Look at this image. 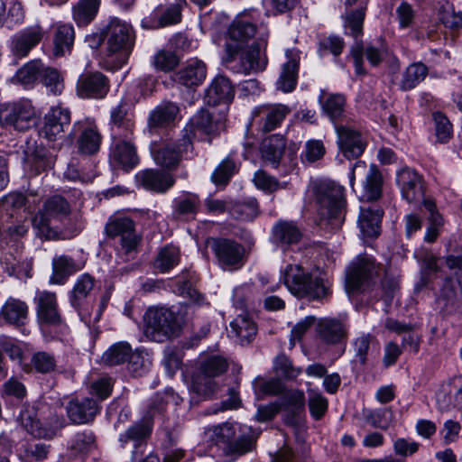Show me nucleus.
I'll list each match as a JSON object with an SVG mask.
<instances>
[{
    "label": "nucleus",
    "instance_id": "1",
    "mask_svg": "<svg viewBox=\"0 0 462 462\" xmlns=\"http://www.w3.org/2000/svg\"><path fill=\"white\" fill-rule=\"evenodd\" d=\"M101 42H103L102 65L106 69H118L126 63L134 47L133 28L127 23L114 18L100 32L97 44Z\"/></svg>",
    "mask_w": 462,
    "mask_h": 462
},
{
    "label": "nucleus",
    "instance_id": "2",
    "mask_svg": "<svg viewBox=\"0 0 462 462\" xmlns=\"http://www.w3.org/2000/svg\"><path fill=\"white\" fill-rule=\"evenodd\" d=\"M314 194L321 220L332 229L339 228L346 215L344 188L332 181H323L315 185Z\"/></svg>",
    "mask_w": 462,
    "mask_h": 462
},
{
    "label": "nucleus",
    "instance_id": "3",
    "mask_svg": "<svg viewBox=\"0 0 462 462\" xmlns=\"http://www.w3.org/2000/svg\"><path fill=\"white\" fill-rule=\"evenodd\" d=\"M288 290L296 297L321 300L329 292V282L319 276L313 277L299 264H289L283 273Z\"/></svg>",
    "mask_w": 462,
    "mask_h": 462
},
{
    "label": "nucleus",
    "instance_id": "4",
    "mask_svg": "<svg viewBox=\"0 0 462 462\" xmlns=\"http://www.w3.org/2000/svg\"><path fill=\"white\" fill-rule=\"evenodd\" d=\"M268 38L267 29H261L257 42L245 46L236 51L229 60L228 53H225L226 66L236 73L250 74L265 69L267 59L264 54Z\"/></svg>",
    "mask_w": 462,
    "mask_h": 462
},
{
    "label": "nucleus",
    "instance_id": "5",
    "mask_svg": "<svg viewBox=\"0 0 462 462\" xmlns=\"http://www.w3.org/2000/svg\"><path fill=\"white\" fill-rule=\"evenodd\" d=\"M181 323L177 315L164 307L149 308L143 317V329L152 341L163 342L179 335Z\"/></svg>",
    "mask_w": 462,
    "mask_h": 462
},
{
    "label": "nucleus",
    "instance_id": "6",
    "mask_svg": "<svg viewBox=\"0 0 462 462\" xmlns=\"http://www.w3.org/2000/svg\"><path fill=\"white\" fill-rule=\"evenodd\" d=\"M70 213V207L64 198L53 196L48 199L41 210L32 220L37 235L45 239L59 237L58 227L54 222L61 220Z\"/></svg>",
    "mask_w": 462,
    "mask_h": 462
},
{
    "label": "nucleus",
    "instance_id": "7",
    "mask_svg": "<svg viewBox=\"0 0 462 462\" xmlns=\"http://www.w3.org/2000/svg\"><path fill=\"white\" fill-rule=\"evenodd\" d=\"M0 123L16 131H26L37 123L35 107L28 99L5 104L0 107Z\"/></svg>",
    "mask_w": 462,
    "mask_h": 462
},
{
    "label": "nucleus",
    "instance_id": "8",
    "mask_svg": "<svg viewBox=\"0 0 462 462\" xmlns=\"http://www.w3.org/2000/svg\"><path fill=\"white\" fill-rule=\"evenodd\" d=\"M192 143L188 135L178 142L152 143L151 152L155 163L163 169L175 170L181 158L192 151Z\"/></svg>",
    "mask_w": 462,
    "mask_h": 462
},
{
    "label": "nucleus",
    "instance_id": "9",
    "mask_svg": "<svg viewBox=\"0 0 462 462\" xmlns=\"http://www.w3.org/2000/svg\"><path fill=\"white\" fill-rule=\"evenodd\" d=\"M237 425L224 423L213 429L212 439L217 445H222L227 456L236 457L243 456L254 448V441L251 436L243 434L236 437Z\"/></svg>",
    "mask_w": 462,
    "mask_h": 462
},
{
    "label": "nucleus",
    "instance_id": "10",
    "mask_svg": "<svg viewBox=\"0 0 462 462\" xmlns=\"http://www.w3.org/2000/svg\"><path fill=\"white\" fill-rule=\"evenodd\" d=\"M19 421L29 434L37 439H51L65 425L64 419L58 415H53L51 421L43 425L38 419L36 409L29 406L21 411Z\"/></svg>",
    "mask_w": 462,
    "mask_h": 462
},
{
    "label": "nucleus",
    "instance_id": "11",
    "mask_svg": "<svg viewBox=\"0 0 462 462\" xmlns=\"http://www.w3.org/2000/svg\"><path fill=\"white\" fill-rule=\"evenodd\" d=\"M261 29L266 28L260 27L257 29L255 24L245 15L236 17L228 28L227 39L225 44V53H228L229 60L241 48L248 46V41L254 35L259 36Z\"/></svg>",
    "mask_w": 462,
    "mask_h": 462
},
{
    "label": "nucleus",
    "instance_id": "12",
    "mask_svg": "<svg viewBox=\"0 0 462 462\" xmlns=\"http://www.w3.org/2000/svg\"><path fill=\"white\" fill-rule=\"evenodd\" d=\"M106 233L110 237H120L121 251L131 254L137 249L141 237L136 234L134 221L126 217H116L106 225Z\"/></svg>",
    "mask_w": 462,
    "mask_h": 462
},
{
    "label": "nucleus",
    "instance_id": "13",
    "mask_svg": "<svg viewBox=\"0 0 462 462\" xmlns=\"http://www.w3.org/2000/svg\"><path fill=\"white\" fill-rule=\"evenodd\" d=\"M132 132L128 131L124 136L114 130V141L110 152V162L114 167L129 171L134 168L139 158L135 146L131 142Z\"/></svg>",
    "mask_w": 462,
    "mask_h": 462
},
{
    "label": "nucleus",
    "instance_id": "14",
    "mask_svg": "<svg viewBox=\"0 0 462 462\" xmlns=\"http://www.w3.org/2000/svg\"><path fill=\"white\" fill-rule=\"evenodd\" d=\"M208 245L223 267L237 268L243 264L245 248L234 240L225 238H211Z\"/></svg>",
    "mask_w": 462,
    "mask_h": 462
},
{
    "label": "nucleus",
    "instance_id": "15",
    "mask_svg": "<svg viewBox=\"0 0 462 462\" xmlns=\"http://www.w3.org/2000/svg\"><path fill=\"white\" fill-rule=\"evenodd\" d=\"M43 126L41 134L49 141H55L62 137L65 128L71 121L70 111L61 104L53 106L44 116Z\"/></svg>",
    "mask_w": 462,
    "mask_h": 462
},
{
    "label": "nucleus",
    "instance_id": "16",
    "mask_svg": "<svg viewBox=\"0 0 462 462\" xmlns=\"http://www.w3.org/2000/svg\"><path fill=\"white\" fill-rule=\"evenodd\" d=\"M45 31L39 25L28 26L12 37L11 51L18 58L26 57L44 38Z\"/></svg>",
    "mask_w": 462,
    "mask_h": 462
},
{
    "label": "nucleus",
    "instance_id": "17",
    "mask_svg": "<svg viewBox=\"0 0 462 462\" xmlns=\"http://www.w3.org/2000/svg\"><path fill=\"white\" fill-rule=\"evenodd\" d=\"M36 314L41 324L57 326L61 323L57 297L54 292L39 291L34 298Z\"/></svg>",
    "mask_w": 462,
    "mask_h": 462
},
{
    "label": "nucleus",
    "instance_id": "18",
    "mask_svg": "<svg viewBox=\"0 0 462 462\" xmlns=\"http://www.w3.org/2000/svg\"><path fill=\"white\" fill-rule=\"evenodd\" d=\"M290 112L291 108L282 104L263 105L254 109L253 120L268 133L278 127Z\"/></svg>",
    "mask_w": 462,
    "mask_h": 462
},
{
    "label": "nucleus",
    "instance_id": "19",
    "mask_svg": "<svg viewBox=\"0 0 462 462\" xmlns=\"http://www.w3.org/2000/svg\"><path fill=\"white\" fill-rule=\"evenodd\" d=\"M108 90V79L100 72L82 74L77 82V94L81 98H103Z\"/></svg>",
    "mask_w": 462,
    "mask_h": 462
},
{
    "label": "nucleus",
    "instance_id": "20",
    "mask_svg": "<svg viewBox=\"0 0 462 462\" xmlns=\"http://www.w3.org/2000/svg\"><path fill=\"white\" fill-rule=\"evenodd\" d=\"M396 181L402 197L410 203L423 199L424 187L421 176L415 171L404 168L397 173Z\"/></svg>",
    "mask_w": 462,
    "mask_h": 462
},
{
    "label": "nucleus",
    "instance_id": "21",
    "mask_svg": "<svg viewBox=\"0 0 462 462\" xmlns=\"http://www.w3.org/2000/svg\"><path fill=\"white\" fill-rule=\"evenodd\" d=\"M136 181L143 189L164 193L169 190L175 183L172 174L158 169H146L139 171L136 176Z\"/></svg>",
    "mask_w": 462,
    "mask_h": 462
},
{
    "label": "nucleus",
    "instance_id": "22",
    "mask_svg": "<svg viewBox=\"0 0 462 462\" xmlns=\"http://www.w3.org/2000/svg\"><path fill=\"white\" fill-rule=\"evenodd\" d=\"M74 127L80 131L77 140L79 152L86 155L96 153L99 150L102 141L97 125L93 121L86 119L75 123Z\"/></svg>",
    "mask_w": 462,
    "mask_h": 462
},
{
    "label": "nucleus",
    "instance_id": "23",
    "mask_svg": "<svg viewBox=\"0 0 462 462\" xmlns=\"http://www.w3.org/2000/svg\"><path fill=\"white\" fill-rule=\"evenodd\" d=\"M318 339L329 346L340 345L346 342L347 331L345 324L336 319H321L316 326Z\"/></svg>",
    "mask_w": 462,
    "mask_h": 462
},
{
    "label": "nucleus",
    "instance_id": "24",
    "mask_svg": "<svg viewBox=\"0 0 462 462\" xmlns=\"http://www.w3.org/2000/svg\"><path fill=\"white\" fill-rule=\"evenodd\" d=\"M338 145L347 159L359 157L365 150V143L358 132L350 127L335 125Z\"/></svg>",
    "mask_w": 462,
    "mask_h": 462
},
{
    "label": "nucleus",
    "instance_id": "25",
    "mask_svg": "<svg viewBox=\"0 0 462 462\" xmlns=\"http://www.w3.org/2000/svg\"><path fill=\"white\" fill-rule=\"evenodd\" d=\"M206 77V64L199 60H191L175 73L174 80L188 88H194L203 84Z\"/></svg>",
    "mask_w": 462,
    "mask_h": 462
},
{
    "label": "nucleus",
    "instance_id": "26",
    "mask_svg": "<svg viewBox=\"0 0 462 462\" xmlns=\"http://www.w3.org/2000/svg\"><path fill=\"white\" fill-rule=\"evenodd\" d=\"M376 273V266L370 258H357L352 264L346 278V289L348 291L358 290L367 280Z\"/></svg>",
    "mask_w": 462,
    "mask_h": 462
},
{
    "label": "nucleus",
    "instance_id": "27",
    "mask_svg": "<svg viewBox=\"0 0 462 462\" xmlns=\"http://www.w3.org/2000/svg\"><path fill=\"white\" fill-rule=\"evenodd\" d=\"M383 210L375 205L362 206L358 217V226L364 236L376 237L380 233Z\"/></svg>",
    "mask_w": 462,
    "mask_h": 462
},
{
    "label": "nucleus",
    "instance_id": "28",
    "mask_svg": "<svg viewBox=\"0 0 462 462\" xmlns=\"http://www.w3.org/2000/svg\"><path fill=\"white\" fill-rule=\"evenodd\" d=\"M234 96V87L230 80L224 76L215 78L206 93L207 102L212 106L221 103L229 104L233 100Z\"/></svg>",
    "mask_w": 462,
    "mask_h": 462
},
{
    "label": "nucleus",
    "instance_id": "29",
    "mask_svg": "<svg viewBox=\"0 0 462 462\" xmlns=\"http://www.w3.org/2000/svg\"><path fill=\"white\" fill-rule=\"evenodd\" d=\"M180 113L177 104L171 101H163L158 105L151 113L148 118L150 130L166 127L174 123Z\"/></svg>",
    "mask_w": 462,
    "mask_h": 462
},
{
    "label": "nucleus",
    "instance_id": "30",
    "mask_svg": "<svg viewBox=\"0 0 462 462\" xmlns=\"http://www.w3.org/2000/svg\"><path fill=\"white\" fill-rule=\"evenodd\" d=\"M288 61L282 66V70L277 81V88L288 93L292 91L297 84L300 55L296 50L287 51Z\"/></svg>",
    "mask_w": 462,
    "mask_h": 462
},
{
    "label": "nucleus",
    "instance_id": "31",
    "mask_svg": "<svg viewBox=\"0 0 462 462\" xmlns=\"http://www.w3.org/2000/svg\"><path fill=\"white\" fill-rule=\"evenodd\" d=\"M446 263L449 269L456 271L457 282L451 278L445 279L439 296L447 300H453L457 296L458 288L462 292V254L448 256Z\"/></svg>",
    "mask_w": 462,
    "mask_h": 462
},
{
    "label": "nucleus",
    "instance_id": "32",
    "mask_svg": "<svg viewBox=\"0 0 462 462\" xmlns=\"http://www.w3.org/2000/svg\"><path fill=\"white\" fill-rule=\"evenodd\" d=\"M67 413L74 423H86L92 420L98 412L96 401L86 398L82 402L72 400L67 405Z\"/></svg>",
    "mask_w": 462,
    "mask_h": 462
},
{
    "label": "nucleus",
    "instance_id": "33",
    "mask_svg": "<svg viewBox=\"0 0 462 462\" xmlns=\"http://www.w3.org/2000/svg\"><path fill=\"white\" fill-rule=\"evenodd\" d=\"M300 238L301 232L291 221L281 220L273 227L272 241L282 248L297 244L300 242Z\"/></svg>",
    "mask_w": 462,
    "mask_h": 462
},
{
    "label": "nucleus",
    "instance_id": "34",
    "mask_svg": "<svg viewBox=\"0 0 462 462\" xmlns=\"http://www.w3.org/2000/svg\"><path fill=\"white\" fill-rule=\"evenodd\" d=\"M29 313L28 305L15 298H9L3 305L0 316L9 324L22 326L25 323Z\"/></svg>",
    "mask_w": 462,
    "mask_h": 462
},
{
    "label": "nucleus",
    "instance_id": "35",
    "mask_svg": "<svg viewBox=\"0 0 462 462\" xmlns=\"http://www.w3.org/2000/svg\"><path fill=\"white\" fill-rule=\"evenodd\" d=\"M200 200L196 194H188L174 200L173 217L179 220L189 221L196 218Z\"/></svg>",
    "mask_w": 462,
    "mask_h": 462
},
{
    "label": "nucleus",
    "instance_id": "36",
    "mask_svg": "<svg viewBox=\"0 0 462 462\" xmlns=\"http://www.w3.org/2000/svg\"><path fill=\"white\" fill-rule=\"evenodd\" d=\"M152 432V422L149 420H142L130 426L119 436V442L122 447L133 442L135 448L141 446Z\"/></svg>",
    "mask_w": 462,
    "mask_h": 462
},
{
    "label": "nucleus",
    "instance_id": "37",
    "mask_svg": "<svg viewBox=\"0 0 462 462\" xmlns=\"http://www.w3.org/2000/svg\"><path fill=\"white\" fill-rule=\"evenodd\" d=\"M286 148L285 140L280 135H272L262 143L261 154L263 159L277 167Z\"/></svg>",
    "mask_w": 462,
    "mask_h": 462
},
{
    "label": "nucleus",
    "instance_id": "38",
    "mask_svg": "<svg viewBox=\"0 0 462 462\" xmlns=\"http://www.w3.org/2000/svg\"><path fill=\"white\" fill-rule=\"evenodd\" d=\"M74 41V30L72 26L61 24L57 27L53 36V55L62 57L70 52Z\"/></svg>",
    "mask_w": 462,
    "mask_h": 462
},
{
    "label": "nucleus",
    "instance_id": "39",
    "mask_svg": "<svg viewBox=\"0 0 462 462\" xmlns=\"http://www.w3.org/2000/svg\"><path fill=\"white\" fill-rule=\"evenodd\" d=\"M195 127L208 134H216L224 129V122L220 116L206 109L199 111L192 118Z\"/></svg>",
    "mask_w": 462,
    "mask_h": 462
},
{
    "label": "nucleus",
    "instance_id": "40",
    "mask_svg": "<svg viewBox=\"0 0 462 462\" xmlns=\"http://www.w3.org/2000/svg\"><path fill=\"white\" fill-rule=\"evenodd\" d=\"M134 357L131 346L118 342L111 346L102 356V362L107 365H118Z\"/></svg>",
    "mask_w": 462,
    "mask_h": 462
},
{
    "label": "nucleus",
    "instance_id": "41",
    "mask_svg": "<svg viewBox=\"0 0 462 462\" xmlns=\"http://www.w3.org/2000/svg\"><path fill=\"white\" fill-rule=\"evenodd\" d=\"M42 69H44V64L41 60H30L16 71L13 82L24 86L32 85L41 79Z\"/></svg>",
    "mask_w": 462,
    "mask_h": 462
},
{
    "label": "nucleus",
    "instance_id": "42",
    "mask_svg": "<svg viewBox=\"0 0 462 462\" xmlns=\"http://www.w3.org/2000/svg\"><path fill=\"white\" fill-rule=\"evenodd\" d=\"M383 178L374 165H371L364 183L363 199L366 201L377 200L382 194Z\"/></svg>",
    "mask_w": 462,
    "mask_h": 462
},
{
    "label": "nucleus",
    "instance_id": "43",
    "mask_svg": "<svg viewBox=\"0 0 462 462\" xmlns=\"http://www.w3.org/2000/svg\"><path fill=\"white\" fill-rule=\"evenodd\" d=\"M319 99L322 109L332 121H335L343 115L346 106V98L343 95L327 94L324 90H321Z\"/></svg>",
    "mask_w": 462,
    "mask_h": 462
},
{
    "label": "nucleus",
    "instance_id": "44",
    "mask_svg": "<svg viewBox=\"0 0 462 462\" xmlns=\"http://www.w3.org/2000/svg\"><path fill=\"white\" fill-rule=\"evenodd\" d=\"M94 287L95 280L92 276L87 273L80 275L76 281V283L71 292V305L75 309L79 310L83 304V301L94 290Z\"/></svg>",
    "mask_w": 462,
    "mask_h": 462
},
{
    "label": "nucleus",
    "instance_id": "45",
    "mask_svg": "<svg viewBox=\"0 0 462 462\" xmlns=\"http://www.w3.org/2000/svg\"><path fill=\"white\" fill-rule=\"evenodd\" d=\"M428 68L421 62L411 64L403 72L400 82L401 89L404 91L414 88L427 76Z\"/></svg>",
    "mask_w": 462,
    "mask_h": 462
},
{
    "label": "nucleus",
    "instance_id": "46",
    "mask_svg": "<svg viewBox=\"0 0 462 462\" xmlns=\"http://www.w3.org/2000/svg\"><path fill=\"white\" fill-rule=\"evenodd\" d=\"M231 333L234 334L241 345L249 343L256 335V326L249 319L240 316L230 324Z\"/></svg>",
    "mask_w": 462,
    "mask_h": 462
},
{
    "label": "nucleus",
    "instance_id": "47",
    "mask_svg": "<svg viewBox=\"0 0 462 462\" xmlns=\"http://www.w3.org/2000/svg\"><path fill=\"white\" fill-rule=\"evenodd\" d=\"M101 0H80L73 8V17L79 25H87L96 16Z\"/></svg>",
    "mask_w": 462,
    "mask_h": 462
},
{
    "label": "nucleus",
    "instance_id": "48",
    "mask_svg": "<svg viewBox=\"0 0 462 462\" xmlns=\"http://www.w3.org/2000/svg\"><path fill=\"white\" fill-rule=\"evenodd\" d=\"M179 262V248L173 245H166L158 252L153 265L161 273H166L175 267Z\"/></svg>",
    "mask_w": 462,
    "mask_h": 462
},
{
    "label": "nucleus",
    "instance_id": "49",
    "mask_svg": "<svg viewBox=\"0 0 462 462\" xmlns=\"http://www.w3.org/2000/svg\"><path fill=\"white\" fill-rule=\"evenodd\" d=\"M42 84L47 88L50 93L54 96H60L64 90V79L60 72L51 67H46L42 69L41 75Z\"/></svg>",
    "mask_w": 462,
    "mask_h": 462
},
{
    "label": "nucleus",
    "instance_id": "50",
    "mask_svg": "<svg viewBox=\"0 0 462 462\" xmlns=\"http://www.w3.org/2000/svg\"><path fill=\"white\" fill-rule=\"evenodd\" d=\"M229 214L242 221L251 220L258 214V203L254 199L245 202H231Z\"/></svg>",
    "mask_w": 462,
    "mask_h": 462
},
{
    "label": "nucleus",
    "instance_id": "51",
    "mask_svg": "<svg viewBox=\"0 0 462 462\" xmlns=\"http://www.w3.org/2000/svg\"><path fill=\"white\" fill-rule=\"evenodd\" d=\"M53 273L51 277V282L61 284L65 279L74 273V262L68 256H59L53 259L52 262Z\"/></svg>",
    "mask_w": 462,
    "mask_h": 462
},
{
    "label": "nucleus",
    "instance_id": "52",
    "mask_svg": "<svg viewBox=\"0 0 462 462\" xmlns=\"http://www.w3.org/2000/svg\"><path fill=\"white\" fill-rule=\"evenodd\" d=\"M365 9V6H359L356 10L346 14L344 20L346 33L354 38L362 34Z\"/></svg>",
    "mask_w": 462,
    "mask_h": 462
},
{
    "label": "nucleus",
    "instance_id": "53",
    "mask_svg": "<svg viewBox=\"0 0 462 462\" xmlns=\"http://www.w3.org/2000/svg\"><path fill=\"white\" fill-rule=\"evenodd\" d=\"M354 349L356 357L358 358L362 365L368 361V356L374 351L378 350L374 338L367 334L358 337L354 342Z\"/></svg>",
    "mask_w": 462,
    "mask_h": 462
},
{
    "label": "nucleus",
    "instance_id": "54",
    "mask_svg": "<svg viewBox=\"0 0 462 462\" xmlns=\"http://www.w3.org/2000/svg\"><path fill=\"white\" fill-rule=\"evenodd\" d=\"M237 171L236 162L230 157L224 159L212 174V180L217 184H226L230 178Z\"/></svg>",
    "mask_w": 462,
    "mask_h": 462
},
{
    "label": "nucleus",
    "instance_id": "55",
    "mask_svg": "<svg viewBox=\"0 0 462 462\" xmlns=\"http://www.w3.org/2000/svg\"><path fill=\"white\" fill-rule=\"evenodd\" d=\"M95 445V436L91 432H78L70 440L69 449L72 455L87 453L90 451Z\"/></svg>",
    "mask_w": 462,
    "mask_h": 462
},
{
    "label": "nucleus",
    "instance_id": "56",
    "mask_svg": "<svg viewBox=\"0 0 462 462\" xmlns=\"http://www.w3.org/2000/svg\"><path fill=\"white\" fill-rule=\"evenodd\" d=\"M191 388L198 395L208 398L215 393L217 384L214 379L199 373L193 378Z\"/></svg>",
    "mask_w": 462,
    "mask_h": 462
},
{
    "label": "nucleus",
    "instance_id": "57",
    "mask_svg": "<svg viewBox=\"0 0 462 462\" xmlns=\"http://www.w3.org/2000/svg\"><path fill=\"white\" fill-rule=\"evenodd\" d=\"M180 62L178 56L171 51L161 50L155 53L152 60L153 66L162 71L174 69Z\"/></svg>",
    "mask_w": 462,
    "mask_h": 462
},
{
    "label": "nucleus",
    "instance_id": "58",
    "mask_svg": "<svg viewBox=\"0 0 462 462\" xmlns=\"http://www.w3.org/2000/svg\"><path fill=\"white\" fill-rule=\"evenodd\" d=\"M308 404L311 416L315 420H320L328 410V400L320 393L309 390Z\"/></svg>",
    "mask_w": 462,
    "mask_h": 462
},
{
    "label": "nucleus",
    "instance_id": "59",
    "mask_svg": "<svg viewBox=\"0 0 462 462\" xmlns=\"http://www.w3.org/2000/svg\"><path fill=\"white\" fill-rule=\"evenodd\" d=\"M186 5V0H175L162 14L158 21L161 27L175 24L181 20V9Z\"/></svg>",
    "mask_w": 462,
    "mask_h": 462
},
{
    "label": "nucleus",
    "instance_id": "60",
    "mask_svg": "<svg viewBox=\"0 0 462 462\" xmlns=\"http://www.w3.org/2000/svg\"><path fill=\"white\" fill-rule=\"evenodd\" d=\"M226 368L227 364L224 358L212 356L202 364L200 374L213 379L215 376H218L225 373Z\"/></svg>",
    "mask_w": 462,
    "mask_h": 462
},
{
    "label": "nucleus",
    "instance_id": "61",
    "mask_svg": "<svg viewBox=\"0 0 462 462\" xmlns=\"http://www.w3.org/2000/svg\"><path fill=\"white\" fill-rule=\"evenodd\" d=\"M433 119L436 126V136L441 143L447 142L452 135V125L441 112H435Z\"/></svg>",
    "mask_w": 462,
    "mask_h": 462
},
{
    "label": "nucleus",
    "instance_id": "62",
    "mask_svg": "<svg viewBox=\"0 0 462 462\" xmlns=\"http://www.w3.org/2000/svg\"><path fill=\"white\" fill-rule=\"evenodd\" d=\"M275 372L288 379L296 378L300 374V369L292 365L291 361L284 355H279L274 360Z\"/></svg>",
    "mask_w": 462,
    "mask_h": 462
},
{
    "label": "nucleus",
    "instance_id": "63",
    "mask_svg": "<svg viewBox=\"0 0 462 462\" xmlns=\"http://www.w3.org/2000/svg\"><path fill=\"white\" fill-rule=\"evenodd\" d=\"M32 365L39 373H51L55 369L56 361L54 357L46 352H38L32 357Z\"/></svg>",
    "mask_w": 462,
    "mask_h": 462
},
{
    "label": "nucleus",
    "instance_id": "64",
    "mask_svg": "<svg viewBox=\"0 0 462 462\" xmlns=\"http://www.w3.org/2000/svg\"><path fill=\"white\" fill-rule=\"evenodd\" d=\"M439 20L448 28H462V12L456 13L451 8L443 7L439 11Z\"/></svg>",
    "mask_w": 462,
    "mask_h": 462
}]
</instances>
